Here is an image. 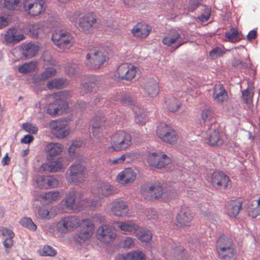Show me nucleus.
Wrapping results in <instances>:
<instances>
[{"instance_id": "obj_15", "label": "nucleus", "mask_w": 260, "mask_h": 260, "mask_svg": "<svg viewBox=\"0 0 260 260\" xmlns=\"http://www.w3.org/2000/svg\"><path fill=\"white\" fill-rule=\"evenodd\" d=\"M91 192L93 196L103 199L114 194L116 191L109 182H102L93 186L91 189Z\"/></svg>"}, {"instance_id": "obj_47", "label": "nucleus", "mask_w": 260, "mask_h": 260, "mask_svg": "<svg viewBox=\"0 0 260 260\" xmlns=\"http://www.w3.org/2000/svg\"><path fill=\"white\" fill-rule=\"evenodd\" d=\"M201 117L204 123L208 124L213 118V112L210 109H204L202 112Z\"/></svg>"}, {"instance_id": "obj_34", "label": "nucleus", "mask_w": 260, "mask_h": 260, "mask_svg": "<svg viewBox=\"0 0 260 260\" xmlns=\"http://www.w3.org/2000/svg\"><path fill=\"white\" fill-rule=\"evenodd\" d=\"M63 146L59 143L51 142L45 146V150L49 157L59 155L63 151Z\"/></svg>"}, {"instance_id": "obj_32", "label": "nucleus", "mask_w": 260, "mask_h": 260, "mask_svg": "<svg viewBox=\"0 0 260 260\" xmlns=\"http://www.w3.org/2000/svg\"><path fill=\"white\" fill-rule=\"evenodd\" d=\"M22 54L26 58H30L36 56L38 53L39 47L34 43H29L23 44L21 46Z\"/></svg>"}, {"instance_id": "obj_55", "label": "nucleus", "mask_w": 260, "mask_h": 260, "mask_svg": "<svg viewBox=\"0 0 260 260\" xmlns=\"http://www.w3.org/2000/svg\"><path fill=\"white\" fill-rule=\"evenodd\" d=\"M102 199L95 196L94 198L91 200L89 203V206L92 208H96L101 206L102 204Z\"/></svg>"}, {"instance_id": "obj_1", "label": "nucleus", "mask_w": 260, "mask_h": 260, "mask_svg": "<svg viewBox=\"0 0 260 260\" xmlns=\"http://www.w3.org/2000/svg\"><path fill=\"white\" fill-rule=\"evenodd\" d=\"M52 96L54 102L48 105L46 109L47 113L54 117L68 113L70 109L68 102V99L71 97L70 92L62 91L55 93Z\"/></svg>"}, {"instance_id": "obj_19", "label": "nucleus", "mask_w": 260, "mask_h": 260, "mask_svg": "<svg viewBox=\"0 0 260 260\" xmlns=\"http://www.w3.org/2000/svg\"><path fill=\"white\" fill-rule=\"evenodd\" d=\"M47 162L43 164L41 166L40 169L43 172L56 173L66 168V166L63 164L62 157L50 160L49 157L47 156Z\"/></svg>"}, {"instance_id": "obj_58", "label": "nucleus", "mask_w": 260, "mask_h": 260, "mask_svg": "<svg viewBox=\"0 0 260 260\" xmlns=\"http://www.w3.org/2000/svg\"><path fill=\"white\" fill-rule=\"evenodd\" d=\"M134 245V240L131 237H126L122 242V246L124 248H130Z\"/></svg>"}, {"instance_id": "obj_60", "label": "nucleus", "mask_w": 260, "mask_h": 260, "mask_svg": "<svg viewBox=\"0 0 260 260\" xmlns=\"http://www.w3.org/2000/svg\"><path fill=\"white\" fill-rule=\"evenodd\" d=\"M33 67L34 66H19L18 70L20 73L26 74L30 72L33 70V68H31Z\"/></svg>"}, {"instance_id": "obj_42", "label": "nucleus", "mask_w": 260, "mask_h": 260, "mask_svg": "<svg viewBox=\"0 0 260 260\" xmlns=\"http://www.w3.org/2000/svg\"><path fill=\"white\" fill-rule=\"evenodd\" d=\"M22 5V2L20 0H5L4 6L10 10L19 9V8Z\"/></svg>"}, {"instance_id": "obj_38", "label": "nucleus", "mask_w": 260, "mask_h": 260, "mask_svg": "<svg viewBox=\"0 0 260 260\" xmlns=\"http://www.w3.org/2000/svg\"><path fill=\"white\" fill-rule=\"evenodd\" d=\"M60 198V192L52 191L42 193L40 195V199L43 202L51 203Z\"/></svg>"}, {"instance_id": "obj_3", "label": "nucleus", "mask_w": 260, "mask_h": 260, "mask_svg": "<svg viewBox=\"0 0 260 260\" xmlns=\"http://www.w3.org/2000/svg\"><path fill=\"white\" fill-rule=\"evenodd\" d=\"M132 138L130 134L124 131L115 132L110 138V145L108 149L114 151L124 150L132 145Z\"/></svg>"}, {"instance_id": "obj_27", "label": "nucleus", "mask_w": 260, "mask_h": 260, "mask_svg": "<svg viewBox=\"0 0 260 260\" xmlns=\"http://www.w3.org/2000/svg\"><path fill=\"white\" fill-rule=\"evenodd\" d=\"M136 178L135 172L131 168H126L118 175L116 180L122 184H126L134 182Z\"/></svg>"}, {"instance_id": "obj_52", "label": "nucleus", "mask_w": 260, "mask_h": 260, "mask_svg": "<svg viewBox=\"0 0 260 260\" xmlns=\"http://www.w3.org/2000/svg\"><path fill=\"white\" fill-rule=\"evenodd\" d=\"M42 30V25L40 23L34 24L29 28L30 32L35 37H38Z\"/></svg>"}, {"instance_id": "obj_43", "label": "nucleus", "mask_w": 260, "mask_h": 260, "mask_svg": "<svg viewBox=\"0 0 260 260\" xmlns=\"http://www.w3.org/2000/svg\"><path fill=\"white\" fill-rule=\"evenodd\" d=\"M64 80L62 79H55L49 81L47 84V87L49 89L53 88L59 89L63 87Z\"/></svg>"}, {"instance_id": "obj_36", "label": "nucleus", "mask_w": 260, "mask_h": 260, "mask_svg": "<svg viewBox=\"0 0 260 260\" xmlns=\"http://www.w3.org/2000/svg\"><path fill=\"white\" fill-rule=\"evenodd\" d=\"M137 238L143 242L148 243L152 240V234L150 231L139 226V230L135 233Z\"/></svg>"}, {"instance_id": "obj_39", "label": "nucleus", "mask_w": 260, "mask_h": 260, "mask_svg": "<svg viewBox=\"0 0 260 260\" xmlns=\"http://www.w3.org/2000/svg\"><path fill=\"white\" fill-rule=\"evenodd\" d=\"M124 260H145V254L141 251H133L123 257Z\"/></svg>"}, {"instance_id": "obj_11", "label": "nucleus", "mask_w": 260, "mask_h": 260, "mask_svg": "<svg viewBox=\"0 0 260 260\" xmlns=\"http://www.w3.org/2000/svg\"><path fill=\"white\" fill-rule=\"evenodd\" d=\"M51 39L55 45L62 50L69 49L73 44V37L68 32L55 31L52 34Z\"/></svg>"}, {"instance_id": "obj_50", "label": "nucleus", "mask_w": 260, "mask_h": 260, "mask_svg": "<svg viewBox=\"0 0 260 260\" xmlns=\"http://www.w3.org/2000/svg\"><path fill=\"white\" fill-rule=\"evenodd\" d=\"M129 156V153H126L125 154L122 155L119 157L108 159L107 163L111 166L121 164L124 161L126 157H128Z\"/></svg>"}, {"instance_id": "obj_28", "label": "nucleus", "mask_w": 260, "mask_h": 260, "mask_svg": "<svg viewBox=\"0 0 260 260\" xmlns=\"http://www.w3.org/2000/svg\"><path fill=\"white\" fill-rule=\"evenodd\" d=\"M162 194V187L157 184H153L146 189L144 196L146 199L151 200L161 198Z\"/></svg>"}, {"instance_id": "obj_41", "label": "nucleus", "mask_w": 260, "mask_h": 260, "mask_svg": "<svg viewBox=\"0 0 260 260\" xmlns=\"http://www.w3.org/2000/svg\"><path fill=\"white\" fill-rule=\"evenodd\" d=\"M225 36L229 41L233 43L239 42L241 39L239 37L238 30L234 28H232L229 31H226Z\"/></svg>"}, {"instance_id": "obj_17", "label": "nucleus", "mask_w": 260, "mask_h": 260, "mask_svg": "<svg viewBox=\"0 0 260 260\" xmlns=\"http://www.w3.org/2000/svg\"><path fill=\"white\" fill-rule=\"evenodd\" d=\"M211 183L213 186L219 189L231 187L232 182L228 176L222 172H215L211 176Z\"/></svg>"}, {"instance_id": "obj_7", "label": "nucleus", "mask_w": 260, "mask_h": 260, "mask_svg": "<svg viewBox=\"0 0 260 260\" xmlns=\"http://www.w3.org/2000/svg\"><path fill=\"white\" fill-rule=\"evenodd\" d=\"M156 135L162 141L171 145L176 144L178 140L176 131L171 126L164 123L157 127Z\"/></svg>"}, {"instance_id": "obj_18", "label": "nucleus", "mask_w": 260, "mask_h": 260, "mask_svg": "<svg viewBox=\"0 0 260 260\" xmlns=\"http://www.w3.org/2000/svg\"><path fill=\"white\" fill-rule=\"evenodd\" d=\"M194 213L188 207H182L176 217V222L177 226H190L193 217Z\"/></svg>"}, {"instance_id": "obj_20", "label": "nucleus", "mask_w": 260, "mask_h": 260, "mask_svg": "<svg viewBox=\"0 0 260 260\" xmlns=\"http://www.w3.org/2000/svg\"><path fill=\"white\" fill-rule=\"evenodd\" d=\"M36 183L41 188L49 189L56 187L58 185V180L51 175H40L37 177Z\"/></svg>"}, {"instance_id": "obj_46", "label": "nucleus", "mask_w": 260, "mask_h": 260, "mask_svg": "<svg viewBox=\"0 0 260 260\" xmlns=\"http://www.w3.org/2000/svg\"><path fill=\"white\" fill-rule=\"evenodd\" d=\"M225 52L224 49L222 48L216 47L209 52V57L212 59H215L222 56Z\"/></svg>"}, {"instance_id": "obj_56", "label": "nucleus", "mask_w": 260, "mask_h": 260, "mask_svg": "<svg viewBox=\"0 0 260 260\" xmlns=\"http://www.w3.org/2000/svg\"><path fill=\"white\" fill-rule=\"evenodd\" d=\"M0 231L2 236L6 238H14L15 236L14 233L12 230L6 228H1Z\"/></svg>"}, {"instance_id": "obj_40", "label": "nucleus", "mask_w": 260, "mask_h": 260, "mask_svg": "<svg viewBox=\"0 0 260 260\" xmlns=\"http://www.w3.org/2000/svg\"><path fill=\"white\" fill-rule=\"evenodd\" d=\"M83 146V143L81 141L74 142L68 149L69 154L70 156L72 157H75L79 150V148Z\"/></svg>"}, {"instance_id": "obj_14", "label": "nucleus", "mask_w": 260, "mask_h": 260, "mask_svg": "<svg viewBox=\"0 0 260 260\" xmlns=\"http://www.w3.org/2000/svg\"><path fill=\"white\" fill-rule=\"evenodd\" d=\"M81 192L72 190L68 192L62 203L65 208L69 210H76L80 206L82 198Z\"/></svg>"}, {"instance_id": "obj_4", "label": "nucleus", "mask_w": 260, "mask_h": 260, "mask_svg": "<svg viewBox=\"0 0 260 260\" xmlns=\"http://www.w3.org/2000/svg\"><path fill=\"white\" fill-rule=\"evenodd\" d=\"M70 174L68 181L74 184L83 182L87 178L88 171L85 165L81 162H76L69 168Z\"/></svg>"}, {"instance_id": "obj_48", "label": "nucleus", "mask_w": 260, "mask_h": 260, "mask_svg": "<svg viewBox=\"0 0 260 260\" xmlns=\"http://www.w3.org/2000/svg\"><path fill=\"white\" fill-rule=\"evenodd\" d=\"M57 254L56 250L49 245H45L42 248L41 255L43 256H54Z\"/></svg>"}, {"instance_id": "obj_25", "label": "nucleus", "mask_w": 260, "mask_h": 260, "mask_svg": "<svg viewBox=\"0 0 260 260\" xmlns=\"http://www.w3.org/2000/svg\"><path fill=\"white\" fill-rule=\"evenodd\" d=\"M213 90V98L217 103L222 104L228 100V92L222 84H216Z\"/></svg>"}, {"instance_id": "obj_61", "label": "nucleus", "mask_w": 260, "mask_h": 260, "mask_svg": "<svg viewBox=\"0 0 260 260\" xmlns=\"http://www.w3.org/2000/svg\"><path fill=\"white\" fill-rule=\"evenodd\" d=\"M34 137L30 135H25L21 140V142L25 144H29L34 140Z\"/></svg>"}, {"instance_id": "obj_31", "label": "nucleus", "mask_w": 260, "mask_h": 260, "mask_svg": "<svg viewBox=\"0 0 260 260\" xmlns=\"http://www.w3.org/2000/svg\"><path fill=\"white\" fill-rule=\"evenodd\" d=\"M242 202L236 200H232L226 205V213L231 218L236 217L242 209Z\"/></svg>"}, {"instance_id": "obj_13", "label": "nucleus", "mask_w": 260, "mask_h": 260, "mask_svg": "<svg viewBox=\"0 0 260 260\" xmlns=\"http://www.w3.org/2000/svg\"><path fill=\"white\" fill-rule=\"evenodd\" d=\"M171 158L162 152H153L149 154L147 161L150 166L161 169L171 162Z\"/></svg>"}, {"instance_id": "obj_59", "label": "nucleus", "mask_w": 260, "mask_h": 260, "mask_svg": "<svg viewBox=\"0 0 260 260\" xmlns=\"http://www.w3.org/2000/svg\"><path fill=\"white\" fill-rule=\"evenodd\" d=\"M13 238H5L3 245L5 249H11L14 245Z\"/></svg>"}, {"instance_id": "obj_22", "label": "nucleus", "mask_w": 260, "mask_h": 260, "mask_svg": "<svg viewBox=\"0 0 260 260\" xmlns=\"http://www.w3.org/2000/svg\"><path fill=\"white\" fill-rule=\"evenodd\" d=\"M162 42L168 46H171L176 42L177 45L175 47V49H177L185 43L179 31L176 29L171 30L167 36L162 39Z\"/></svg>"}, {"instance_id": "obj_29", "label": "nucleus", "mask_w": 260, "mask_h": 260, "mask_svg": "<svg viewBox=\"0 0 260 260\" xmlns=\"http://www.w3.org/2000/svg\"><path fill=\"white\" fill-rule=\"evenodd\" d=\"M107 53L104 49H101L95 51L94 53H90L87 54L86 59L93 60V62L90 63L94 65H102L107 58Z\"/></svg>"}, {"instance_id": "obj_6", "label": "nucleus", "mask_w": 260, "mask_h": 260, "mask_svg": "<svg viewBox=\"0 0 260 260\" xmlns=\"http://www.w3.org/2000/svg\"><path fill=\"white\" fill-rule=\"evenodd\" d=\"M79 231L74 237V240L77 243H83L89 240L94 231V224L90 219L82 220Z\"/></svg>"}, {"instance_id": "obj_63", "label": "nucleus", "mask_w": 260, "mask_h": 260, "mask_svg": "<svg viewBox=\"0 0 260 260\" xmlns=\"http://www.w3.org/2000/svg\"><path fill=\"white\" fill-rule=\"evenodd\" d=\"M205 15L202 14L201 15V20L203 21H207L209 19L211 13L210 9L207 8L205 10Z\"/></svg>"}, {"instance_id": "obj_37", "label": "nucleus", "mask_w": 260, "mask_h": 260, "mask_svg": "<svg viewBox=\"0 0 260 260\" xmlns=\"http://www.w3.org/2000/svg\"><path fill=\"white\" fill-rule=\"evenodd\" d=\"M247 212L249 216L255 218L260 215V199L253 200L248 207Z\"/></svg>"}, {"instance_id": "obj_44", "label": "nucleus", "mask_w": 260, "mask_h": 260, "mask_svg": "<svg viewBox=\"0 0 260 260\" xmlns=\"http://www.w3.org/2000/svg\"><path fill=\"white\" fill-rule=\"evenodd\" d=\"M20 223L25 228L29 230L35 231L37 229V225L34 223L31 218L29 217H24L20 221Z\"/></svg>"}, {"instance_id": "obj_8", "label": "nucleus", "mask_w": 260, "mask_h": 260, "mask_svg": "<svg viewBox=\"0 0 260 260\" xmlns=\"http://www.w3.org/2000/svg\"><path fill=\"white\" fill-rule=\"evenodd\" d=\"M68 121L63 119L51 121L49 127L51 133L56 138L62 139L67 137L70 133V129L67 128Z\"/></svg>"}, {"instance_id": "obj_9", "label": "nucleus", "mask_w": 260, "mask_h": 260, "mask_svg": "<svg viewBox=\"0 0 260 260\" xmlns=\"http://www.w3.org/2000/svg\"><path fill=\"white\" fill-rule=\"evenodd\" d=\"M22 5L25 12L33 17L43 14L46 8V5L43 0H23Z\"/></svg>"}, {"instance_id": "obj_53", "label": "nucleus", "mask_w": 260, "mask_h": 260, "mask_svg": "<svg viewBox=\"0 0 260 260\" xmlns=\"http://www.w3.org/2000/svg\"><path fill=\"white\" fill-rule=\"evenodd\" d=\"M201 0H189L188 4V10L193 12L200 5Z\"/></svg>"}, {"instance_id": "obj_35", "label": "nucleus", "mask_w": 260, "mask_h": 260, "mask_svg": "<svg viewBox=\"0 0 260 260\" xmlns=\"http://www.w3.org/2000/svg\"><path fill=\"white\" fill-rule=\"evenodd\" d=\"M117 224L118 228L125 234L134 233L135 234L139 230V225L131 221H118Z\"/></svg>"}, {"instance_id": "obj_2", "label": "nucleus", "mask_w": 260, "mask_h": 260, "mask_svg": "<svg viewBox=\"0 0 260 260\" xmlns=\"http://www.w3.org/2000/svg\"><path fill=\"white\" fill-rule=\"evenodd\" d=\"M218 258L221 260H235L236 249L233 239L224 235L219 237L216 244Z\"/></svg>"}, {"instance_id": "obj_33", "label": "nucleus", "mask_w": 260, "mask_h": 260, "mask_svg": "<svg viewBox=\"0 0 260 260\" xmlns=\"http://www.w3.org/2000/svg\"><path fill=\"white\" fill-rule=\"evenodd\" d=\"M24 39V36L18 34L16 28H10L6 33L5 40L8 43H18Z\"/></svg>"}, {"instance_id": "obj_45", "label": "nucleus", "mask_w": 260, "mask_h": 260, "mask_svg": "<svg viewBox=\"0 0 260 260\" xmlns=\"http://www.w3.org/2000/svg\"><path fill=\"white\" fill-rule=\"evenodd\" d=\"M169 111L175 112L178 110L181 104L175 98L171 99L166 102Z\"/></svg>"}, {"instance_id": "obj_30", "label": "nucleus", "mask_w": 260, "mask_h": 260, "mask_svg": "<svg viewBox=\"0 0 260 260\" xmlns=\"http://www.w3.org/2000/svg\"><path fill=\"white\" fill-rule=\"evenodd\" d=\"M151 29L148 24L138 23L132 29V33L135 37L145 38L149 35Z\"/></svg>"}, {"instance_id": "obj_10", "label": "nucleus", "mask_w": 260, "mask_h": 260, "mask_svg": "<svg viewBox=\"0 0 260 260\" xmlns=\"http://www.w3.org/2000/svg\"><path fill=\"white\" fill-rule=\"evenodd\" d=\"M98 25L96 17L92 13H88L79 19L78 28L88 34L96 28Z\"/></svg>"}, {"instance_id": "obj_26", "label": "nucleus", "mask_w": 260, "mask_h": 260, "mask_svg": "<svg viewBox=\"0 0 260 260\" xmlns=\"http://www.w3.org/2000/svg\"><path fill=\"white\" fill-rule=\"evenodd\" d=\"M113 214L118 217H123L127 215L128 207L125 203L121 200L113 201L111 208Z\"/></svg>"}, {"instance_id": "obj_21", "label": "nucleus", "mask_w": 260, "mask_h": 260, "mask_svg": "<svg viewBox=\"0 0 260 260\" xmlns=\"http://www.w3.org/2000/svg\"><path fill=\"white\" fill-rule=\"evenodd\" d=\"M207 143L211 146L219 147L224 142V140L221 137L219 131L212 127V125L207 132L206 138Z\"/></svg>"}, {"instance_id": "obj_51", "label": "nucleus", "mask_w": 260, "mask_h": 260, "mask_svg": "<svg viewBox=\"0 0 260 260\" xmlns=\"http://www.w3.org/2000/svg\"><path fill=\"white\" fill-rule=\"evenodd\" d=\"M22 127L26 132L32 134H36L38 131V127L34 124L30 123H24Z\"/></svg>"}, {"instance_id": "obj_24", "label": "nucleus", "mask_w": 260, "mask_h": 260, "mask_svg": "<svg viewBox=\"0 0 260 260\" xmlns=\"http://www.w3.org/2000/svg\"><path fill=\"white\" fill-rule=\"evenodd\" d=\"M138 72V69L136 66H118L117 68L118 77L122 79L132 80L134 79Z\"/></svg>"}, {"instance_id": "obj_5", "label": "nucleus", "mask_w": 260, "mask_h": 260, "mask_svg": "<svg viewBox=\"0 0 260 260\" xmlns=\"http://www.w3.org/2000/svg\"><path fill=\"white\" fill-rule=\"evenodd\" d=\"M81 221L79 217L75 215L64 217L56 223V230L60 234L73 232L81 225Z\"/></svg>"}, {"instance_id": "obj_49", "label": "nucleus", "mask_w": 260, "mask_h": 260, "mask_svg": "<svg viewBox=\"0 0 260 260\" xmlns=\"http://www.w3.org/2000/svg\"><path fill=\"white\" fill-rule=\"evenodd\" d=\"M56 73V71L53 67L47 68L45 71L42 73L41 79L44 80L53 76Z\"/></svg>"}, {"instance_id": "obj_12", "label": "nucleus", "mask_w": 260, "mask_h": 260, "mask_svg": "<svg viewBox=\"0 0 260 260\" xmlns=\"http://www.w3.org/2000/svg\"><path fill=\"white\" fill-rule=\"evenodd\" d=\"M96 236L101 242L109 243L115 240L117 233L112 226L104 224L97 229Z\"/></svg>"}, {"instance_id": "obj_62", "label": "nucleus", "mask_w": 260, "mask_h": 260, "mask_svg": "<svg viewBox=\"0 0 260 260\" xmlns=\"http://www.w3.org/2000/svg\"><path fill=\"white\" fill-rule=\"evenodd\" d=\"M242 96L245 101V103H248L250 99V92L248 89H246L242 91Z\"/></svg>"}, {"instance_id": "obj_16", "label": "nucleus", "mask_w": 260, "mask_h": 260, "mask_svg": "<svg viewBox=\"0 0 260 260\" xmlns=\"http://www.w3.org/2000/svg\"><path fill=\"white\" fill-rule=\"evenodd\" d=\"M140 87L145 95L150 98H155L159 93L158 83L153 78L143 79L140 83Z\"/></svg>"}, {"instance_id": "obj_23", "label": "nucleus", "mask_w": 260, "mask_h": 260, "mask_svg": "<svg viewBox=\"0 0 260 260\" xmlns=\"http://www.w3.org/2000/svg\"><path fill=\"white\" fill-rule=\"evenodd\" d=\"M106 118L104 116H96L92 123V134L96 138L103 136V132L107 124Z\"/></svg>"}, {"instance_id": "obj_64", "label": "nucleus", "mask_w": 260, "mask_h": 260, "mask_svg": "<svg viewBox=\"0 0 260 260\" xmlns=\"http://www.w3.org/2000/svg\"><path fill=\"white\" fill-rule=\"evenodd\" d=\"M257 35V32L255 30H250L247 35V39L248 40H252L254 39Z\"/></svg>"}, {"instance_id": "obj_57", "label": "nucleus", "mask_w": 260, "mask_h": 260, "mask_svg": "<svg viewBox=\"0 0 260 260\" xmlns=\"http://www.w3.org/2000/svg\"><path fill=\"white\" fill-rule=\"evenodd\" d=\"M120 103L123 105L130 106L133 104L134 101L129 96L124 95L120 98Z\"/></svg>"}, {"instance_id": "obj_54", "label": "nucleus", "mask_w": 260, "mask_h": 260, "mask_svg": "<svg viewBox=\"0 0 260 260\" xmlns=\"http://www.w3.org/2000/svg\"><path fill=\"white\" fill-rule=\"evenodd\" d=\"M38 214L39 216L43 218H50V211L45 206L40 207L38 210Z\"/></svg>"}]
</instances>
